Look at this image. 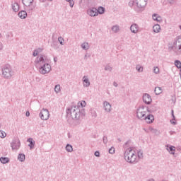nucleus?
<instances>
[{"label":"nucleus","instance_id":"1","mask_svg":"<svg viewBox=\"0 0 181 181\" xmlns=\"http://www.w3.org/2000/svg\"><path fill=\"white\" fill-rule=\"evenodd\" d=\"M86 101L83 100L79 102L77 106L73 105L69 107L66 110L68 122H70V118H71L74 121H76L74 125H80V118L86 116V110H84L83 107H86Z\"/></svg>","mask_w":181,"mask_h":181},{"label":"nucleus","instance_id":"2","mask_svg":"<svg viewBox=\"0 0 181 181\" xmlns=\"http://www.w3.org/2000/svg\"><path fill=\"white\" fill-rule=\"evenodd\" d=\"M34 64L37 69H39L40 74H49L52 71V65L47 62L46 56L43 54L36 57Z\"/></svg>","mask_w":181,"mask_h":181},{"label":"nucleus","instance_id":"3","mask_svg":"<svg viewBox=\"0 0 181 181\" xmlns=\"http://www.w3.org/2000/svg\"><path fill=\"white\" fill-rule=\"evenodd\" d=\"M124 158L128 163H138L139 159L136 155V152L132 149V148H129L125 151L124 154Z\"/></svg>","mask_w":181,"mask_h":181},{"label":"nucleus","instance_id":"4","mask_svg":"<svg viewBox=\"0 0 181 181\" xmlns=\"http://www.w3.org/2000/svg\"><path fill=\"white\" fill-rule=\"evenodd\" d=\"M174 46L168 47V50L172 52L173 50L177 54L181 53V36H178L176 37L175 42L173 43Z\"/></svg>","mask_w":181,"mask_h":181},{"label":"nucleus","instance_id":"5","mask_svg":"<svg viewBox=\"0 0 181 181\" xmlns=\"http://www.w3.org/2000/svg\"><path fill=\"white\" fill-rule=\"evenodd\" d=\"M148 107H145V106L141 105L136 110V117L138 119H141V121H144L146 114L148 113Z\"/></svg>","mask_w":181,"mask_h":181},{"label":"nucleus","instance_id":"6","mask_svg":"<svg viewBox=\"0 0 181 181\" xmlns=\"http://www.w3.org/2000/svg\"><path fill=\"white\" fill-rule=\"evenodd\" d=\"M2 76L4 78H11L12 76H13V71H12V68L9 65H5L1 70Z\"/></svg>","mask_w":181,"mask_h":181},{"label":"nucleus","instance_id":"7","mask_svg":"<svg viewBox=\"0 0 181 181\" xmlns=\"http://www.w3.org/2000/svg\"><path fill=\"white\" fill-rule=\"evenodd\" d=\"M134 2L136 4V7H134L136 12H141V9L146 6L148 0H134Z\"/></svg>","mask_w":181,"mask_h":181},{"label":"nucleus","instance_id":"8","mask_svg":"<svg viewBox=\"0 0 181 181\" xmlns=\"http://www.w3.org/2000/svg\"><path fill=\"white\" fill-rule=\"evenodd\" d=\"M33 1L34 0H22V4L25 6L26 11H33V9H35Z\"/></svg>","mask_w":181,"mask_h":181},{"label":"nucleus","instance_id":"9","mask_svg":"<svg viewBox=\"0 0 181 181\" xmlns=\"http://www.w3.org/2000/svg\"><path fill=\"white\" fill-rule=\"evenodd\" d=\"M39 115L42 121H47L50 117V113H49V110L47 109H42Z\"/></svg>","mask_w":181,"mask_h":181},{"label":"nucleus","instance_id":"10","mask_svg":"<svg viewBox=\"0 0 181 181\" xmlns=\"http://www.w3.org/2000/svg\"><path fill=\"white\" fill-rule=\"evenodd\" d=\"M11 147L12 148L13 151H18L21 148V141L19 138L16 137L13 139L12 142L11 143Z\"/></svg>","mask_w":181,"mask_h":181},{"label":"nucleus","instance_id":"11","mask_svg":"<svg viewBox=\"0 0 181 181\" xmlns=\"http://www.w3.org/2000/svg\"><path fill=\"white\" fill-rule=\"evenodd\" d=\"M143 101L147 105H149L151 103H152V98L151 97V95L148 93H144L143 95Z\"/></svg>","mask_w":181,"mask_h":181},{"label":"nucleus","instance_id":"12","mask_svg":"<svg viewBox=\"0 0 181 181\" xmlns=\"http://www.w3.org/2000/svg\"><path fill=\"white\" fill-rule=\"evenodd\" d=\"M154 120L155 117L153 116V115H146V117H144L143 121H146L147 124H152V122H153Z\"/></svg>","mask_w":181,"mask_h":181},{"label":"nucleus","instance_id":"13","mask_svg":"<svg viewBox=\"0 0 181 181\" xmlns=\"http://www.w3.org/2000/svg\"><path fill=\"white\" fill-rule=\"evenodd\" d=\"M87 13H88V15H89V16H98V15L97 8H94V7L89 8L87 11Z\"/></svg>","mask_w":181,"mask_h":181},{"label":"nucleus","instance_id":"14","mask_svg":"<svg viewBox=\"0 0 181 181\" xmlns=\"http://www.w3.org/2000/svg\"><path fill=\"white\" fill-rule=\"evenodd\" d=\"M130 30L132 33H134V34L138 33V32H139V25H138V24L136 23H133L130 26Z\"/></svg>","mask_w":181,"mask_h":181},{"label":"nucleus","instance_id":"15","mask_svg":"<svg viewBox=\"0 0 181 181\" xmlns=\"http://www.w3.org/2000/svg\"><path fill=\"white\" fill-rule=\"evenodd\" d=\"M103 108L106 112H111V104L108 101L103 102Z\"/></svg>","mask_w":181,"mask_h":181},{"label":"nucleus","instance_id":"16","mask_svg":"<svg viewBox=\"0 0 181 181\" xmlns=\"http://www.w3.org/2000/svg\"><path fill=\"white\" fill-rule=\"evenodd\" d=\"M83 87H90V80L86 76L83 77Z\"/></svg>","mask_w":181,"mask_h":181},{"label":"nucleus","instance_id":"17","mask_svg":"<svg viewBox=\"0 0 181 181\" xmlns=\"http://www.w3.org/2000/svg\"><path fill=\"white\" fill-rule=\"evenodd\" d=\"M18 16L21 19H26V16H28V13L25 11H21L18 13Z\"/></svg>","mask_w":181,"mask_h":181},{"label":"nucleus","instance_id":"18","mask_svg":"<svg viewBox=\"0 0 181 181\" xmlns=\"http://www.w3.org/2000/svg\"><path fill=\"white\" fill-rule=\"evenodd\" d=\"M153 31L154 33H159L160 32V25L159 24H156L153 26Z\"/></svg>","mask_w":181,"mask_h":181},{"label":"nucleus","instance_id":"19","mask_svg":"<svg viewBox=\"0 0 181 181\" xmlns=\"http://www.w3.org/2000/svg\"><path fill=\"white\" fill-rule=\"evenodd\" d=\"M27 142H30L28 146L30 148V149H33V148H35V141H33V139H28Z\"/></svg>","mask_w":181,"mask_h":181},{"label":"nucleus","instance_id":"20","mask_svg":"<svg viewBox=\"0 0 181 181\" xmlns=\"http://www.w3.org/2000/svg\"><path fill=\"white\" fill-rule=\"evenodd\" d=\"M163 91V90H162V88L159 86L156 87L154 90L156 95H159V94H162Z\"/></svg>","mask_w":181,"mask_h":181},{"label":"nucleus","instance_id":"21","mask_svg":"<svg viewBox=\"0 0 181 181\" xmlns=\"http://www.w3.org/2000/svg\"><path fill=\"white\" fill-rule=\"evenodd\" d=\"M167 151L170 153V155H175V151H176V147L170 146L167 148Z\"/></svg>","mask_w":181,"mask_h":181},{"label":"nucleus","instance_id":"22","mask_svg":"<svg viewBox=\"0 0 181 181\" xmlns=\"http://www.w3.org/2000/svg\"><path fill=\"white\" fill-rule=\"evenodd\" d=\"M12 9H13V12H18L19 11V4L18 3L13 4Z\"/></svg>","mask_w":181,"mask_h":181},{"label":"nucleus","instance_id":"23","mask_svg":"<svg viewBox=\"0 0 181 181\" xmlns=\"http://www.w3.org/2000/svg\"><path fill=\"white\" fill-rule=\"evenodd\" d=\"M0 162L3 163V165H5V163H9V158L8 157H1L0 158Z\"/></svg>","mask_w":181,"mask_h":181},{"label":"nucleus","instance_id":"24","mask_svg":"<svg viewBox=\"0 0 181 181\" xmlns=\"http://www.w3.org/2000/svg\"><path fill=\"white\" fill-rule=\"evenodd\" d=\"M81 47L83 50H88V49H90V45H88V42H83L81 44Z\"/></svg>","mask_w":181,"mask_h":181},{"label":"nucleus","instance_id":"25","mask_svg":"<svg viewBox=\"0 0 181 181\" xmlns=\"http://www.w3.org/2000/svg\"><path fill=\"white\" fill-rule=\"evenodd\" d=\"M18 159L20 162H25V159H26L25 154L23 153L18 154Z\"/></svg>","mask_w":181,"mask_h":181},{"label":"nucleus","instance_id":"26","mask_svg":"<svg viewBox=\"0 0 181 181\" xmlns=\"http://www.w3.org/2000/svg\"><path fill=\"white\" fill-rule=\"evenodd\" d=\"M112 31L114 32V33H118L119 32V25H115L112 27Z\"/></svg>","mask_w":181,"mask_h":181},{"label":"nucleus","instance_id":"27","mask_svg":"<svg viewBox=\"0 0 181 181\" xmlns=\"http://www.w3.org/2000/svg\"><path fill=\"white\" fill-rule=\"evenodd\" d=\"M148 131H150L151 134H155V135H159V131L156 129H153V127H149Z\"/></svg>","mask_w":181,"mask_h":181},{"label":"nucleus","instance_id":"28","mask_svg":"<svg viewBox=\"0 0 181 181\" xmlns=\"http://www.w3.org/2000/svg\"><path fill=\"white\" fill-rule=\"evenodd\" d=\"M98 14L99 13L100 15H103V13H104V12H105V8L103 7V6H100L98 9Z\"/></svg>","mask_w":181,"mask_h":181},{"label":"nucleus","instance_id":"29","mask_svg":"<svg viewBox=\"0 0 181 181\" xmlns=\"http://www.w3.org/2000/svg\"><path fill=\"white\" fill-rule=\"evenodd\" d=\"M40 52H42V49L41 48H38L37 49H35L33 53V56L34 57H36V56H38L39 54L40 53Z\"/></svg>","mask_w":181,"mask_h":181},{"label":"nucleus","instance_id":"30","mask_svg":"<svg viewBox=\"0 0 181 181\" xmlns=\"http://www.w3.org/2000/svg\"><path fill=\"white\" fill-rule=\"evenodd\" d=\"M171 114H172L173 119L170 120V122L173 125H176V122H175L176 120V117H175L173 110L171 111Z\"/></svg>","mask_w":181,"mask_h":181},{"label":"nucleus","instance_id":"31","mask_svg":"<svg viewBox=\"0 0 181 181\" xmlns=\"http://www.w3.org/2000/svg\"><path fill=\"white\" fill-rule=\"evenodd\" d=\"M66 151L67 152H73V146H71L70 144H67L66 146Z\"/></svg>","mask_w":181,"mask_h":181},{"label":"nucleus","instance_id":"32","mask_svg":"<svg viewBox=\"0 0 181 181\" xmlns=\"http://www.w3.org/2000/svg\"><path fill=\"white\" fill-rule=\"evenodd\" d=\"M175 66L177 67V69L181 68V62L179 60H175L174 62Z\"/></svg>","mask_w":181,"mask_h":181},{"label":"nucleus","instance_id":"33","mask_svg":"<svg viewBox=\"0 0 181 181\" xmlns=\"http://www.w3.org/2000/svg\"><path fill=\"white\" fill-rule=\"evenodd\" d=\"M58 41L59 42L61 46H64V38H63V37H59Z\"/></svg>","mask_w":181,"mask_h":181},{"label":"nucleus","instance_id":"34","mask_svg":"<svg viewBox=\"0 0 181 181\" xmlns=\"http://www.w3.org/2000/svg\"><path fill=\"white\" fill-rule=\"evenodd\" d=\"M138 159H142L144 158V153L141 151L137 152Z\"/></svg>","mask_w":181,"mask_h":181},{"label":"nucleus","instance_id":"35","mask_svg":"<svg viewBox=\"0 0 181 181\" xmlns=\"http://www.w3.org/2000/svg\"><path fill=\"white\" fill-rule=\"evenodd\" d=\"M136 69L137 70V71H139V73H142V71H144V67L139 65H137L136 66Z\"/></svg>","mask_w":181,"mask_h":181},{"label":"nucleus","instance_id":"36","mask_svg":"<svg viewBox=\"0 0 181 181\" xmlns=\"http://www.w3.org/2000/svg\"><path fill=\"white\" fill-rule=\"evenodd\" d=\"M105 71H112V67L110 65H106L105 67Z\"/></svg>","mask_w":181,"mask_h":181},{"label":"nucleus","instance_id":"37","mask_svg":"<svg viewBox=\"0 0 181 181\" xmlns=\"http://www.w3.org/2000/svg\"><path fill=\"white\" fill-rule=\"evenodd\" d=\"M129 6H130V8H132V6H136V4H135V0L129 1Z\"/></svg>","mask_w":181,"mask_h":181},{"label":"nucleus","instance_id":"38","mask_svg":"<svg viewBox=\"0 0 181 181\" xmlns=\"http://www.w3.org/2000/svg\"><path fill=\"white\" fill-rule=\"evenodd\" d=\"M109 153H110L111 155H114L115 153V148L111 147L109 149Z\"/></svg>","mask_w":181,"mask_h":181},{"label":"nucleus","instance_id":"39","mask_svg":"<svg viewBox=\"0 0 181 181\" xmlns=\"http://www.w3.org/2000/svg\"><path fill=\"white\" fill-rule=\"evenodd\" d=\"M157 16H158V14L156 13L153 14V21H157V22H159L160 20H158V19H159L160 17H157Z\"/></svg>","mask_w":181,"mask_h":181},{"label":"nucleus","instance_id":"40","mask_svg":"<svg viewBox=\"0 0 181 181\" xmlns=\"http://www.w3.org/2000/svg\"><path fill=\"white\" fill-rule=\"evenodd\" d=\"M51 47H53L54 49H57V42L53 41L52 43L51 44Z\"/></svg>","mask_w":181,"mask_h":181},{"label":"nucleus","instance_id":"41","mask_svg":"<svg viewBox=\"0 0 181 181\" xmlns=\"http://www.w3.org/2000/svg\"><path fill=\"white\" fill-rule=\"evenodd\" d=\"M66 2H69V6H71V8H73V6H74V1L73 0H66Z\"/></svg>","mask_w":181,"mask_h":181},{"label":"nucleus","instance_id":"42","mask_svg":"<svg viewBox=\"0 0 181 181\" xmlns=\"http://www.w3.org/2000/svg\"><path fill=\"white\" fill-rule=\"evenodd\" d=\"M103 144H105V145H107V144L108 143V138L104 136L103 138Z\"/></svg>","mask_w":181,"mask_h":181},{"label":"nucleus","instance_id":"43","mask_svg":"<svg viewBox=\"0 0 181 181\" xmlns=\"http://www.w3.org/2000/svg\"><path fill=\"white\" fill-rule=\"evenodd\" d=\"M55 93H59L60 91V85H56L54 87Z\"/></svg>","mask_w":181,"mask_h":181},{"label":"nucleus","instance_id":"44","mask_svg":"<svg viewBox=\"0 0 181 181\" xmlns=\"http://www.w3.org/2000/svg\"><path fill=\"white\" fill-rule=\"evenodd\" d=\"M5 136H6V133L0 130V138H5Z\"/></svg>","mask_w":181,"mask_h":181},{"label":"nucleus","instance_id":"45","mask_svg":"<svg viewBox=\"0 0 181 181\" xmlns=\"http://www.w3.org/2000/svg\"><path fill=\"white\" fill-rule=\"evenodd\" d=\"M153 73H155V74H158V73H159V68L158 66H154V68H153Z\"/></svg>","mask_w":181,"mask_h":181},{"label":"nucleus","instance_id":"46","mask_svg":"<svg viewBox=\"0 0 181 181\" xmlns=\"http://www.w3.org/2000/svg\"><path fill=\"white\" fill-rule=\"evenodd\" d=\"M168 2L170 5H174L175 2H176V0H168Z\"/></svg>","mask_w":181,"mask_h":181},{"label":"nucleus","instance_id":"47","mask_svg":"<svg viewBox=\"0 0 181 181\" xmlns=\"http://www.w3.org/2000/svg\"><path fill=\"white\" fill-rule=\"evenodd\" d=\"M91 114H92V117H94V118L97 117V112H95V110H91Z\"/></svg>","mask_w":181,"mask_h":181},{"label":"nucleus","instance_id":"48","mask_svg":"<svg viewBox=\"0 0 181 181\" xmlns=\"http://www.w3.org/2000/svg\"><path fill=\"white\" fill-rule=\"evenodd\" d=\"M95 156H96L97 158H100V151H95Z\"/></svg>","mask_w":181,"mask_h":181},{"label":"nucleus","instance_id":"49","mask_svg":"<svg viewBox=\"0 0 181 181\" xmlns=\"http://www.w3.org/2000/svg\"><path fill=\"white\" fill-rule=\"evenodd\" d=\"M176 134V132L175 131H170V135H175Z\"/></svg>","mask_w":181,"mask_h":181},{"label":"nucleus","instance_id":"50","mask_svg":"<svg viewBox=\"0 0 181 181\" xmlns=\"http://www.w3.org/2000/svg\"><path fill=\"white\" fill-rule=\"evenodd\" d=\"M4 49V45H2L1 42H0V50H2Z\"/></svg>","mask_w":181,"mask_h":181},{"label":"nucleus","instance_id":"51","mask_svg":"<svg viewBox=\"0 0 181 181\" xmlns=\"http://www.w3.org/2000/svg\"><path fill=\"white\" fill-rule=\"evenodd\" d=\"M25 115H26L27 117H30V112H29V111H27V112H25Z\"/></svg>","mask_w":181,"mask_h":181},{"label":"nucleus","instance_id":"52","mask_svg":"<svg viewBox=\"0 0 181 181\" xmlns=\"http://www.w3.org/2000/svg\"><path fill=\"white\" fill-rule=\"evenodd\" d=\"M113 86H114L115 87H118V83H117V82L114 81V82H113Z\"/></svg>","mask_w":181,"mask_h":181},{"label":"nucleus","instance_id":"53","mask_svg":"<svg viewBox=\"0 0 181 181\" xmlns=\"http://www.w3.org/2000/svg\"><path fill=\"white\" fill-rule=\"evenodd\" d=\"M54 63H57V57H54Z\"/></svg>","mask_w":181,"mask_h":181},{"label":"nucleus","instance_id":"54","mask_svg":"<svg viewBox=\"0 0 181 181\" xmlns=\"http://www.w3.org/2000/svg\"><path fill=\"white\" fill-rule=\"evenodd\" d=\"M84 59H87V54L85 55Z\"/></svg>","mask_w":181,"mask_h":181},{"label":"nucleus","instance_id":"55","mask_svg":"<svg viewBox=\"0 0 181 181\" xmlns=\"http://www.w3.org/2000/svg\"><path fill=\"white\" fill-rule=\"evenodd\" d=\"M144 130L146 132H148V131H146L145 129H144Z\"/></svg>","mask_w":181,"mask_h":181},{"label":"nucleus","instance_id":"56","mask_svg":"<svg viewBox=\"0 0 181 181\" xmlns=\"http://www.w3.org/2000/svg\"><path fill=\"white\" fill-rule=\"evenodd\" d=\"M165 146H166L167 148H169V146H168V145H166Z\"/></svg>","mask_w":181,"mask_h":181},{"label":"nucleus","instance_id":"57","mask_svg":"<svg viewBox=\"0 0 181 181\" xmlns=\"http://www.w3.org/2000/svg\"><path fill=\"white\" fill-rule=\"evenodd\" d=\"M1 36H2V34L0 33V37H1Z\"/></svg>","mask_w":181,"mask_h":181},{"label":"nucleus","instance_id":"58","mask_svg":"<svg viewBox=\"0 0 181 181\" xmlns=\"http://www.w3.org/2000/svg\"><path fill=\"white\" fill-rule=\"evenodd\" d=\"M180 71L181 72V67L180 68Z\"/></svg>","mask_w":181,"mask_h":181},{"label":"nucleus","instance_id":"59","mask_svg":"<svg viewBox=\"0 0 181 181\" xmlns=\"http://www.w3.org/2000/svg\"><path fill=\"white\" fill-rule=\"evenodd\" d=\"M180 29L181 30V25H180Z\"/></svg>","mask_w":181,"mask_h":181},{"label":"nucleus","instance_id":"60","mask_svg":"<svg viewBox=\"0 0 181 181\" xmlns=\"http://www.w3.org/2000/svg\"><path fill=\"white\" fill-rule=\"evenodd\" d=\"M180 78H181V74H180Z\"/></svg>","mask_w":181,"mask_h":181},{"label":"nucleus","instance_id":"61","mask_svg":"<svg viewBox=\"0 0 181 181\" xmlns=\"http://www.w3.org/2000/svg\"><path fill=\"white\" fill-rule=\"evenodd\" d=\"M128 144V142H126V145H127Z\"/></svg>","mask_w":181,"mask_h":181}]
</instances>
